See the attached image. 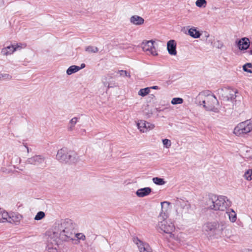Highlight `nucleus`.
<instances>
[{
    "label": "nucleus",
    "mask_w": 252,
    "mask_h": 252,
    "mask_svg": "<svg viewBox=\"0 0 252 252\" xmlns=\"http://www.w3.org/2000/svg\"><path fill=\"white\" fill-rule=\"evenodd\" d=\"M73 229V236L72 240H73L74 237H76L79 240H84L85 239V236L82 233H75Z\"/></svg>",
    "instance_id": "nucleus-33"
},
{
    "label": "nucleus",
    "mask_w": 252,
    "mask_h": 252,
    "mask_svg": "<svg viewBox=\"0 0 252 252\" xmlns=\"http://www.w3.org/2000/svg\"><path fill=\"white\" fill-rule=\"evenodd\" d=\"M113 76H110V77H116V78H130L131 77L130 72L126 70H120L117 71H115L113 74Z\"/></svg>",
    "instance_id": "nucleus-18"
},
{
    "label": "nucleus",
    "mask_w": 252,
    "mask_h": 252,
    "mask_svg": "<svg viewBox=\"0 0 252 252\" xmlns=\"http://www.w3.org/2000/svg\"><path fill=\"white\" fill-rule=\"evenodd\" d=\"M21 161V158L17 155H12V158L11 159V161L9 163H7L6 164H5V163H3V166H10L13 165L14 167H15L16 165H17L18 163H19Z\"/></svg>",
    "instance_id": "nucleus-21"
},
{
    "label": "nucleus",
    "mask_w": 252,
    "mask_h": 252,
    "mask_svg": "<svg viewBox=\"0 0 252 252\" xmlns=\"http://www.w3.org/2000/svg\"><path fill=\"white\" fill-rule=\"evenodd\" d=\"M26 163L36 166L45 167L46 164V158L41 155H34L28 158L26 161Z\"/></svg>",
    "instance_id": "nucleus-8"
},
{
    "label": "nucleus",
    "mask_w": 252,
    "mask_h": 252,
    "mask_svg": "<svg viewBox=\"0 0 252 252\" xmlns=\"http://www.w3.org/2000/svg\"><path fill=\"white\" fill-rule=\"evenodd\" d=\"M252 130V123L247 120L239 124L234 129V133L239 136H243Z\"/></svg>",
    "instance_id": "nucleus-7"
},
{
    "label": "nucleus",
    "mask_w": 252,
    "mask_h": 252,
    "mask_svg": "<svg viewBox=\"0 0 252 252\" xmlns=\"http://www.w3.org/2000/svg\"><path fill=\"white\" fill-rule=\"evenodd\" d=\"M170 203L164 201L161 203V211L158 216V227L163 232L170 234V237L173 235L172 232L174 231L175 226L171 220H167L168 217L167 212Z\"/></svg>",
    "instance_id": "nucleus-2"
},
{
    "label": "nucleus",
    "mask_w": 252,
    "mask_h": 252,
    "mask_svg": "<svg viewBox=\"0 0 252 252\" xmlns=\"http://www.w3.org/2000/svg\"><path fill=\"white\" fill-rule=\"evenodd\" d=\"M154 42L155 41L153 40L143 41L141 45L143 51L149 52L150 54L153 56H157L158 53L154 46Z\"/></svg>",
    "instance_id": "nucleus-12"
},
{
    "label": "nucleus",
    "mask_w": 252,
    "mask_h": 252,
    "mask_svg": "<svg viewBox=\"0 0 252 252\" xmlns=\"http://www.w3.org/2000/svg\"><path fill=\"white\" fill-rule=\"evenodd\" d=\"M226 213L227 214L230 221L232 222H234L236 221L237 220V215L236 213L233 210H229L226 212Z\"/></svg>",
    "instance_id": "nucleus-24"
},
{
    "label": "nucleus",
    "mask_w": 252,
    "mask_h": 252,
    "mask_svg": "<svg viewBox=\"0 0 252 252\" xmlns=\"http://www.w3.org/2000/svg\"><path fill=\"white\" fill-rule=\"evenodd\" d=\"M9 77V74H6V73H0V79H1V78H8Z\"/></svg>",
    "instance_id": "nucleus-40"
},
{
    "label": "nucleus",
    "mask_w": 252,
    "mask_h": 252,
    "mask_svg": "<svg viewBox=\"0 0 252 252\" xmlns=\"http://www.w3.org/2000/svg\"><path fill=\"white\" fill-rule=\"evenodd\" d=\"M17 50V47H15L14 45L8 46L1 50V53L4 56H7L11 55Z\"/></svg>",
    "instance_id": "nucleus-20"
},
{
    "label": "nucleus",
    "mask_w": 252,
    "mask_h": 252,
    "mask_svg": "<svg viewBox=\"0 0 252 252\" xmlns=\"http://www.w3.org/2000/svg\"><path fill=\"white\" fill-rule=\"evenodd\" d=\"M133 242L137 245L140 252H152V250L149 245L142 241L138 237H133Z\"/></svg>",
    "instance_id": "nucleus-11"
},
{
    "label": "nucleus",
    "mask_w": 252,
    "mask_h": 252,
    "mask_svg": "<svg viewBox=\"0 0 252 252\" xmlns=\"http://www.w3.org/2000/svg\"><path fill=\"white\" fill-rule=\"evenodd\" d=\"M176 45V42L174 40H170L167 42V50L170 55L176 56L177 55Z\"/></svg>",
    "instance_id": "nucleus-15"
},
{
    "label": "nucleus",
    "mask_w": 252,
    "mask_h": 252,
    "mask_svg": "<svg viewBox=\"0 0 252 252\" xmlns=\"http://www.w3.org/2000/svg\"><path fill=\"white\" fill-rule=\"evenodd\" d=\"M226 223L224 221H215L208 222L203 225V229L215 238H220L223 235V232L228 231L226 229Z\"/></svg>",
    "instance_id": "nucleus-4"
},
{
    "label": "nucleus",
    "mask_w": 252,
    "mask_h": 252,
    "mask_svg": "<svg viewBox=\"0 0 252 252\" xmlns=\"http://www.w3.org/2000/svg\"><path fill=\"white\" fill-rule=\"evenodd\" d=\"M78 119L77 117H74L70 120L69 123V126L68 127V130L71 131L73 129L75 125L78 121Z\"/></svg>",
    "instance_id": "nucleus-27"
},
{
    "label": "nucleus",
    "mask_w": 252,
    "mask_h": 252,
    "mask_svg": "<svg viewBox=\"0 0 252 252\" xmlns=\"http://www.w3.org/2000/svg\"><path fill=\"white\" fill-rule=\"evenodd\" d=\"M150 88L148 87L141 89L138 92V94L141 96H145L150 93Z\"/></svg>",
    "instance_id": "nucleus-29"
},
{
    "label": "nucleus",
    "mask_w": 252,
    "mask_h": 252,
    "mask_svg": "<svg viewBox=\"0 0 252 252\" xmlns=\"http://www.w3.org/2000/svg\"><path fill=\"white\" fill-rule=\"evenodd\" d=\"M45 213L42 211L38 212L34 217V220H39L42 219L45 217Z\"/></svg>",
    "instance_id": "nucleus-35"
},
{
    "label": "nucleus",
    "mask_w": 252,
    "mask_h": 252,
    "mask_svg": "<svg viewBox=\"0 0 252 252\" xmlns=\"http://www.w3.org/2000/svg\"><path fill=\"white\" fill-rule=\"evenodd\" d=\"M174 204L177 208V211L181 209L183 212L187 213L190 208V204L185 199L177 198L174 199Z\"/></svg>",
    "instance_id": "nucleus-10"
},
{
    "label": "nucleus",
    "mask_w": 252,
    "mask_h": 252,
    "mask_svg": "<svg viewBox=\"0 0 252 252\" xmlns=\"http://www.w3.org/2000/svg\"><path fill=\"white\" fill-rule=\"evenodd\" d=\"M151 191V188L149 187H145L137 189L136 191V194L139 197H144L149 195Z\"/></svg>",
    "instance_id": "nucleus-17"
},
{
    "label": "nucleus",
    "mask_w": 252,
    "mask_h": 252,
    "mask_svg": "<svg viewBox=\"0 0 252 252\" xmlns=\"http://www.w3.org/2000/svg\"><path fill=\"white\" fill-rule=\"evenodd\" d=\"M250 45L249 39L247 37L242 38L237 42V45L241 50H246L249 48Z\"/></svg>",
    "instance_id": "nucleus-16"
},
{
    "label": "nucleus",
    "mask_w": 252,
    "mask_h": 252,
    "mask_svg": "<svg viewBox=\"0 0 252 252\" xmlns=\"http://www.w3.org/2000/svg\"><path fill=\"white\" fill-rule=\"evenodd\" d=\"M130 22L135 25H141L144 23V19L139 16L133 15L130 17Z\"/></svg>",
    "instance_id": "nucleus-19"
},
{
    "label": "nucleus",
    "mask_w": 252,
    "mask_h": 252,
    "mask_svg": "<svg viewBox=\"0 0 252 252\" xmlns=\"http://www.w3.org/2000/svg\"><path fill=\"white\" fill-rule=\"evenodd\" d=\"M24 146L27 149V152L29 153L30 152V150H29V148L26 145H24Z\"/></svg>",
    "instance_id": "nucleus-44"
},
{
    "label": "nucleus",
    "mask_w": 252,
    "mask_h": 252,
    "mask_svg": "<svg viewBox=\"0 0 252 252\" xmlns=\"http://www.w3.org/2000/svg\"><path fill=\"white\" fill-rule=\"evenodd\" d=\"M244 177L247 180H252V170H247L244 174Z\"/></svg>",
    "instance_id": "nucleus-36"
},
{
    "label": "nucleus",
    "mask_w": 252,
    "mask_h": 252,
    "mask_svg": "<svg viewBox=\"0 0 252 252\" xmlns=\"http://www.w3.org/2000/svg\"><path fill=\"white\" fill-rule=\"evenodd\" d=\"M137 126L140 131L146 132L154 128L155 126L144 120H140L137 123Z\"/></svg>",
    "instance_id": "nucleus-13"
},
{
    "label": "nucleus",
    "mask_w": 252,
    "mask_h": 252,
    "mask_svg": "<svg viewBox=\"0 0 252 252\" xmlns=\"http://www.w3.org/2000/svg\"><path fill=\"white\" fill-rule=\"evenodd\" d=\"M85 51L88 53H95L98 51V49L96 47L88 46L85 48Z\"/></svg>",
    "instance_id": "nucleus-28"
},
{
    "label": "nucleus",
    "mask_w": 252,
    "mask_h": 252,
    "mask_svg": "<svg viewBox=\"0 0 252 252\" xmlns=\"http://www.w3.org/2000/svg\"><path fill=\"white\" fill-rule=\"evenodd\" d=\"M162 143H163V145L167 148H169L171 145L170 140H169L167 139H163Z\"/></svg>",
    "instance_id": "nucleus-37"
},
{
    "label": "nucleus",
    "mask_w": 252,
    "mask_h": 252,
    "mask_svg": "<svg viewBox=\"0 0 252 252\" xmlns=\"http://www.w3.org/2000/svg\"><path fill=\"white\" fill-rule=\"evenodd\" d=\"M250 54L252 55V49L250 50Z\"/></svg>",
    "instance_id": "nucleus-45"
},
{
    "label": "nucleus",
    "mask_w": 252,
    "mask_h": 252,
    "mask_svg": "<svg viewBox=\"0 0 252 252\" xmlns=\"http://www.w3.org/2000/svg\"><path fill=\"white\" fill-rule=\"evenodd\" d=\"M184 100L182 98L180 97H174L173 98L171 103L172 104L176 105V104H179L183 103Z\"/></svg>",
    "instance_id": "nucleus-32"
},
{
    "label": "nucleus",
    "mask_w": 252,
    "mask_h": 252,
    "mask_svg": "<svg viewBox=\"0 0 252 252\" xmlns=\"http://www.w3.org/2000/svg\"><path fill=\"white\" fill-rule=\"evenodd\" d=\"M0 159L2 160V157H0Z\"/></svg>",
    "instance_id": "nucleus-47"
},
{
    "label": "nucleus",
    "mask_w": 252,
    "mask_h": 252,
    "mask_svg": "<svg viewBox=\"0 0 252 252\" xmlns=\"http://www.w3.org/2000/svg\"><path fill=\"white\" fill-rule=\"evenodd\" d=\"M0 170L3 172V173H9L10 172V171H11V169H6L5 167H2L1 168V169H0Z\"/></svg>",
    "instance_id": "nucleus-38"
},
{
    "label": "nucleus",
    "mask_w": 252,
    "mask_h": 252,
    "mask_svg": "<svg viewBox=\"0 0 252 252\" xmlns=\"http://www.w3.org/2000/svg\"><path fill=\"white\" fill-rule=\"evenodd\" d=\"M85 66V64L84 63H82L81 67L76 65H72L67 69L66 73L68 75H70L72 73L76 72L80 69L84 68Z\"/></svg>",
    "instance_id": "nucleus-22"
},
{
    "label": "nucleus",
    "mask_w": 252,
    "mask_h": 252,
    "mask_svg": "<svg viewBox=\"0 0 252 252\" xmlns=\"http://www.w3.org/2000/svg\"><path fill=\"white\" fill-rule=\"evenodd\" d=\"M153 182L158 185H163L165 184V182L162 178L155 177L153 178Z\"/></svg>",
    "instance_id": "nucleus-30"
},
{
    "label": "nucleus",
    "mask_w": 252,
    "mask_h": 252,
    "mask_svg": "<svg viewBox=\"0 0 252 252\" xmlns=\"http://www.w3.org/2000/svg\"><path fill=\"white\" fill-rule=\"evenodd\" d=\"M8 213L0 209V222H7Z\"/></svg>",
    "instance_id": "nucleus-25"
},
{
    "label": "nucleus",
    "mask_w": 252,
    "mask_h": 252,
    "mask_svg": "<svg viewBox=\"0 0 252 252\" xmlns=\"http://www.w3.org/2000/svg\"><path fill=\"white\" fill-rule=\"evenodd\" d=\"M22 218V216L17 213H8L7 222L17 224L20 222Z\"/></svg>",
    "instance_id": "nucleus-14"
},
{
    "label": "nucleus",
    "mask_w": 252,
    "mask_h": 252,
    "mask_svg": "<svg viewBox=\"0 0 252 252\" xmlns=\"http://www.w3.org/2000/svg\"><path fill=\"white\" fill-rule=\"evenodd\" d=\"M14 46L15 47H17V49L24 48L26 47V44L22 43L17 44Z\"/></svg>",
    "instance_id": "nucleus-39"
},
{
    "label": "nucleus",
    "mask_w": 252,
    "mask_h": 252,
    "mask_svg": "<svg viewBox=\"0 0 252 252\" xmlns=\"http://www.w3.org/2000/svg\"><path fill=\"white\" fill-rule=\"evenodd\" d=\"M231 202L224 196L211 195L207 201L208 208L214 210L224 211L230 206Z\"/></svg>",
    "instance_id": "nucleus-5"
},
{
    "label": "nucleus",
    "mask_w": 252,
    "mask_h": 252,
    "mask_svg": "<svg viewBox=\"0 0 252 252\" xmlns=\"http://www.w3.org/2000/svg\"><path fill=\"white\" fill-rule=\"evenodd\" d=\"M243 252H252V250H246Z\"/></svg>",
    "instance_id": "nucleus-43"
},
{
    "label": "nucleus",
    "mask_w": 252,
    "mask_h": 252,
    "mask_svg": "<svg viewBox=\"0 0 252 252\" xmlns=\"http://www.w3.org/2000/svg\"><path fill=\"white\" fill-rule=\"evenodd\" d=\"M149 88H150V90L151 89H158V87L157 86H154L149 87Z\"/></svg>",
    "instance_id": "nucleus-42"
},
{
    "label": "nucleus",
    "mask_w": 252,
    "mask_h": 252,
    "mask_svg": "<svg viewBox=\"0 0 252 252\" xmlns=\"http://www.w3.org/2000/svg\"><path fill=\"white\" fill-rule=\"evenodd\" d=\"M155 110H156L157 111H159L158 108H156Z\"/></svg>",
    "instance_id": "nucleus-46"
},
{
    "label": "nucleus",
    "mask_w": 252,
    "mask_h": 252,
    "mask_svg": "<svg viewBox=\"0 0 252 252\" xmlns=\"http://www.w3.org/2000/svg\"><path fill=\"white\" fill-rule=\"evenodd\" d=\"M108 84V86H107V87L108 88H112L113 87V86L112 85H111L109 83H107V82H104V85L106 86V85Z\"/></svg>",
    "instance_id": "nucleus-41"
},
{
    "label": "nucleus",
    "mask_w": 252,
    "mask_h": 252,
    "mask_svg": "<svg viewBox=\"0 0 252 252\" xmlns=\"http://www.w3.org/2000/svg\"><path fill=\"white\" fill-rule=\"evenodd\" d=\"M195 103L200 105H203L206 110L218 112L216 106L219 105V102L214 94H206L205 92L200 93L195 98Z\"/></svg>",
    "instance_id": "nucleus-3"
},
{
    "label": "nucleus",
    "mask_w": 252,
    "mask_h": 252,
    "mask_svg": "<svg viewBox=\"0 0 252 252\" xmlns=\"http://www.w3.org/2000/svg\"><path fill=\"white\" fill-rule=\"evenodd\" d=\"M195 4L198 7H205L207 5V1L206 0H197Z\"/></svg>",
    "instance_id": "nucleus-31"
},
{
    "label": "nucleus",
    "mask_w": 252,
    "mask_h": 252,
    "mask_svg": "<svg viewBox=\"0 0 252 252\" xmlns=\"http://www.w3.org/2000/svg\"><path fill=\"white\" fill-rule=\"evenodd\" d=\"M56 159L62 163H74L78 160V156L74 151L63 148L58 150Z\"/></svg>",
    "instance_id": "nucleus-6"
},
{
    "label": "nucleus",
    "mask_w": 252,
    "mask_h": 252,
    "mask_svg": "<svg viewBox=\"0 0 252 252\" xmlns=\"http://www.w3.org/2000/svg\"><path fill=\"white\" fill-rule=\"evenodd\" d=\"M243 69L245 71L252 73V64L248 63L243 66Z\"/></svg>",
    "instance_id": "nucleus-34"
},
{
    "label": "nucleus",
    "mask_w": 252,
    "mask_h": 252,
    "mask_svg": "<svg viewBox=\"0 0 252 252\" xmlns=\"http://www.w3.org/2000/svg\"><path fill=\"white\" fill-rule=\"evenodd\" d=\"M143 115L145 116V117L149 118L152 116L153 113V111L152 108H150L149 106L147 105L143 110Z\"/></svg>",
    "instance_id": "nucleus-26"
},
{
    "label": "nucleus",
    "mask_w": 252,
    "mask_h": 252,
    "mask_svg": "<svg viewBox=\"0 0 252 252\" xmlns=\"http://www.w3.org/2000/svg\"><path fill=\"white\" fill-rule=\"evenodd\" d=\"M217 91L218 94H221L222 96H224L227 100L232 101L235 99L236 97V90L230 88L229 87H224L223 88L219 89Z\"/></svg>",
    "instance_id": "nucleus-9"
},
{
    "label": "nucleus",
    "mask_w": 252,
    "mask_h": 252,
    "mask_svg": "<svg viewBox=\"0 0 252 252\" xmlns=\"http://www.w3.org/2000/svg\"><path fill=\"white\" fill-rule=\"evenodd\" d=\"M188 34L194 38H199L201 35V33L197 31L194 27H192L189 29Z\"/></svg>",
    "instance_id": "nucleus-23"
},
{
    "label": "nucleus",
    "mask_w": 252,
    "mask_h": 252,
    "mask_svg": "<svg viewBox=\"0 0 252 252\" xmlns=\"http://www.w3.org/2000/svg\"><path fill=\"white\" fill-rule=\"evenodd\" d=\"M76 226L75 223L70 219L58 220L55 222L51 231L46 232L47 238L48 249H55L58 245L61 239L62 241H68L72 239L73 229Z\"/></svg>",
    "instance_id": "nucleus-1"
}]
</instances>
